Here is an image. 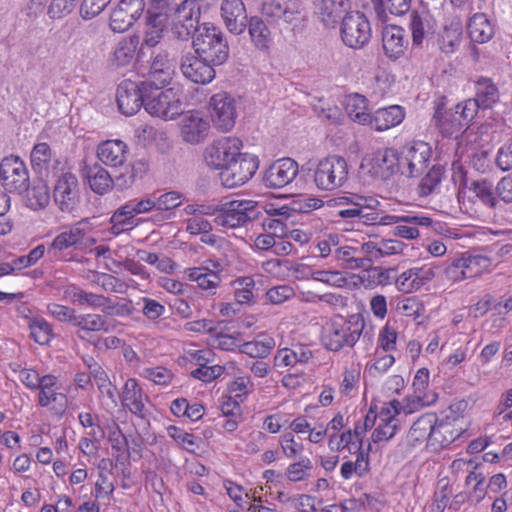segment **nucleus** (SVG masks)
Instances as JSON below:
<instances>
[{
	"mask_svg": "<svg viewBox=\"0 0 512 512\" xmlns=\"http://www.w3.org/2000/svg\"><path fill=\"white\" fill-rule=\"evenodd\" d=\"M200 6L196 0H185L174 11L173 34L182 40L188 39L194 32L193 48L195 53L214 65L223 64L229 54L227 43L219 27L211 23L199 26Z\"/></svg>",
	"mask_w": 512,
	"mask_h": 512,
	"instance_id": "1",
	"label": "nucleus"
},
{
	"mask_svg": "<svg viewBox=\"0 0 512 512\" xmlns=\"http://www.w3.org/2000/svg\"><path fill=\"white\" fill-rule=\"evenodd\" d=\"M197 211L214 216L215 225L225 229L241 227L259 215L258 203L249 199L208 205H187L183 210L185 214H194Z\"/></svg>",
	"mask_w": 512,
	"mask_h": 512,
	"instance_id": "2",
	"label": "nucleus"
},
{
	"mask_svg": "<svg viewBox=\"0 0 512 512\" xmlns=\"http://www.w3.org/2000/svg\"><path fill=\"white\" fill-rule=\"evenodd\" d=\"M159 84L149 83L146 92L145 111L164 121L175 120L184 109V87L181 84L162 89Z\"/></svg>",
	"mask_w": 512,
	"mask_h": 512,
	"instance_id": "3",
	"label": "nucleus"
},
{
	"mask_svg": "<svg viewBox=\"0 0 512 512\" xmlns=\"http://www.w3.org/2000/svg\"><path fill=\"white\" fill-rule=\"evenodd\" d=\"M365 322L360 314H352L347 318L337 316L323 327L322 342L330 350L337 352L343 347H353L359 340Z\"/></svg>",
	"mask_w": 512,
	"mask_h": 512,
	"instance_id": "4",
	"label": "nucleus"
},
{
	"mask_svg": "<svg viewBox=\"0 0 512 512\" xmlns=\"http://www.w3.org/2000/svg\"><path fill=\"white\" fill-rule=\"evenodd\" d=\"M465 406L462 402L454 403L441 419L435 418L433 440L439 446H448L456 440L467 439L473 435L470 430L471 421L464 413Z\"/></svg>",
	"mask_w": 512,
	"mask_h": 512,
	"instance_id": "5",
	"label": "nucleus"
},
{
	"mask_svg": "<svg viewBox=\"0 0 512 512\" xmlns=\"http://www.w3.org/2000/svg\"><path fill=\"white\" fill-rule=\"evenodd\" d=\"M350 168L340 155H328L317 161L313 168V183L319 191L333 192L349 180Z\"/></svg>",
	"mask_w": 512,
	"mask_h": 512,
	"instance_id": "6",
	"label": "nucleus"
},
{
	"mask_svg": "<svg viewBox=\"0 0 512 512\" xmlns=\"http://www.w3.org/2000/svg\"><path fill=\"white\" fill-rule=\"evenodd\" d=\"M360 171L372 179L388 180L400 174L397 149L394 147L366 154L360 163Z\"/></svg>",
	"mask_w": 512,
	"mask_h": 512,
	"instance_id": "7",
	"label": "nucleus"
},
{
	"mask_svg": "<svg viewBox=\"0 0 512 512\" xmlns=\"http://www.w3.org/2000/svg\"><path fill=\"white\" fill-rule=\"evenodd\" d=\"M400 174L416 177L424 172L432 157L431 146L424 141H411L397 149Z\"/></svg>",
	"mask_w": 512,
	"mask_h": 512,
	"instance_id": "8",
	"label": "nucleus"
},
{
	"mask_svg": "<svg viewBox=\"0 0 512 512\" xmlns=\"http://www.w3.org/2000/svg\"><path fill=\"white\" fill-rule=\"evenodd\" d=\"M259 158L250 153H240L220 173L224 187L233 189L246 184L259 168Z\"/></svg>",
	"mask_w": 512,
	"mask_h": 512,
	"instance_id": "9",
	"label": "nucleus"
},
{
	"mask_svg": "<svg viewBox=\"0 0 512 512\" xmlns=\"http://www.w3.org/2000/svg\"><path fill=\"white\" fill-rule=\"evenodd\" d=\"M242 141L225 136L208 144L203 152L205 164L219 173L241 153Z\"/></svg>",
	"mask_w": 512,
	"mask_h": 512,
	"instance_id": "10",
	"label": "nucleus"
},
{
	"mask_svg": "<svg viewBox=\"0 0 512 512\" xmlns=\"http://www.w3.org/2000/svg\"><path fill=\"white\" fill-rule=\"evenodd\" d=\"M340 34L347 47L360 49L370 41L372 29L369 20L363 13L351 12L343 18Z\"/></svg>",
	"mask_w": 512,
	"mask_h": 512,
	"instance_id": "11",
	"label": "nucleus"
},
{
	"mask_svg": "<svg viewBox=\"0 0 512 512\" xmlns=\"http://www.w3.org/2000/svg\"><path fill=\"white\" fill-rule=\"evenodd\" d=\"M209 111L214 126L223 132L230 131L237 118V101L226 92L216 93L209 100Z\"/></svg>",
	"mask_w": 512,
	"mask_h": 512,
	"instance_id": "12",
	"label": "nucleus"
},
{
	"mask_svg": "<svg viewBox=\"0 0 512 512\" xmlns=\"http://www.w3.org/2000/svg\"><path fill=\"white\" fill-rule=\"evenodd\" d=\"M149 83H136L130 80L121 82L117 88L116 101L121 114L125 116L135 115L143 106L145 108L146 92Z\"/></svg>",
	"mask_w": 512,
	"mask_h": 512,
	"instance_id": "13",
	"label": "nucleus"
},
{
	"mask_svg": "<svg viewBox=\"0 0 512 512\" xmlns=\"http://www.w3.org/2000/svg\"><path fill=\"white\" fill-rule=\"evenodd\" d=\"M178 127L181 139L185 143L196 145L208 137L210 121L204 112L190 110L181 114Z\"/></svg>",
	"mask_w": 512,
	"mask_h": 512,
	"instance_id": "14",
	"label": "nucleus"
},
{
	"mask_svg": "<svg viewBox=\"0 0 512 512\" xmlns=\"http://www.w3.org/2000/svg\"><path fill=\"white\" fill-rule=\"evenodd\" d=\"M0 176L10 192H22L27 188L29 174L25 162L18 156L5 157L0 164Z\"/></svg>",
	"mask_w": 512,
	"mask_h": 512,
	"instance_id": "15",
	"label": "nucleus"
},
{
	"mask_svg": "<svg viewBox=\"0 0 512 512\" xmlns=\"http://www.w3.org/2000/svg\"><path fill=\"white\" fill-rule=\"evenodd\" d=\"M299 173L298 163L285 157L273 162L265 171L263 183L272 189L283 188L294 181Z\"/></svg>",
	"mask_w": 512,
	"mask_h": 512,
	"instance_id": "16",
	"label": "nucleus"
},
{
	"mask_svg": "<svg viewBox=\"0 0 512 512\" xmlns=\"http://www.w3.org/2000/svg\"><path fill=\"white\" fill-rule=\"evenodd\" d=\"M144 8V0H120L110 14L111 30L118 33L128 30L141 17Z\"/></svg>",
	"mask_w": 512,
	"mask_h": 512,
	"instance_id": "17",
	"label": "nucleus"
},
{
	"mask_svg": "<svg viewBox=\"0 0 512 512\" xmlns=\"http://www.w3.org/2000/svg\"><path fill=\"white\" fill-rule=\"evenodd\" d=\"M491 262L483 255H463L447 267V276L453 281H461L480 275L485 271Z\"/></svg>",
	"mask_w": 512,
	"mask_h": 512,
	"instance_id": "18",
	"label": "nucleus"
},
{
	"mask_svg": "<svg viewBox=\"0 0 512 512\" xmlns=\"http://www.w3.org/2000/svg\"><path fill=\"white\" fill-rule=\"evenodd\" d=\"M176 9L177 7H167L164 10L163 7L154 6L148 12L143 45L155 47L160 42L166 26L169 24L171 29L173 28V14Z\"/></svg>",
	"mask_w": 512,
	"mask_h": 512,
	"instance_id": "19",
	"label": "nucleus"
},
{
	"mask_svg": "<svg viewBox=\"0 0 512 512\" xmlns=\"http://www.w3.org/2000/svg\"><path fill=\"white\" fill-rule=\"evenodd\" d=\"M223 266L219 261L206 260L197 267L187 268L185 275L190 281L196 282L202 290L215 293L220 285Z\"/></svg>",
	"mask_w": 512,
	"mask_h": 512,
	"instance_id": "20",
	"label": "nucleus"
},
{
	"mask_svg": "<svg viewBox=\"0 0 512 512\" xmlns=\"http://www.w3.org/2000/svg\"><path fill=\"white\" fill-rule=\"evenodd\" d=\"M38 404L53 411L55 414H63L67 407V396L60 391L57 378L52 374L43 376L42 384L37 389Z\"/></svg>",
	"mask_w": 512,
	"mask_h": 512,
	"instance_id": "21",
	"label": "nucleus"
},
{
	"mask_svg": "<svg viewBox=\"0 0 512 512\" xmlns=\"http://www.w3.org/2000/svg\"><path fill=\"white\" fill-rule=\"evenodd\" d=\"M438 271V266L425 264L402 272L396 279V286L399 291L413 293L431 282Z\"/></svg>",
	"mask_w": 512,
	"mask_h": 512,
	"instance_id": "22",
	"label": "nucleus"
},
{
	"mask_svg": "<svg viewBox=\"0 0 512 512\" xmlns=\"http://www.w3.org/2000/svg\"><path fill=\"white\" fill-rule=\"evenodd\" d=\"M212 63L204 58L188 53L181 59L180 70L183 76L196 84H208L215 78Z\"/></svg>",
	"mask_w": 512,
	"mask_h": 512,
	"instance_id": "23",
	"label": "nucleus"
},
{
	"mask_svg": "<svg viewBox=\"0 0 512 512\" xmlns=\"http://www.w3.org/2000/svg\"><path fill=\"white\" fill-rule=\"evenodd\" d=\"M220 15L226 29L230 33L240 35L245 31L248 15L242 0H222Z\"/></svg>",
	"mask_w": 512,
	"mask_h": 512,
	"instance_id": "24",
	"label": "nucleus"
},
{
	"mask_svg": "<svg viewBox=\"0 0 512 512\" xmlns=\"http://www.w3.org/2000/svg\"><path fill=\"white\" fill-rule=\"evenodd\" d=\"M142 51V47L139 48V36L127 35L121 37L114 45L110 54V64L113 67H127L136 60Z\"/></svg>",
	"mask_w": 512,
	"mask_h": 512,
	"instance_id": "25",
	"label": "nucleus"
},
{
	"mask_svg": "<svg viewBox=\"0 0 512 512\" xmlns=\"http://www.w3.org/2000/svg\"><path fill=\"white\" fill-rule=\"evenodd\" d=\"M409 41L405 30L397 25H386L382 30V46L385 55L396 61L405 55Z\"/></svg>",
	"mask_w": 512,
	"mask_h": 512,
	"instance_id": "26",
	"label": "nucleus"
},
{
	"mask_svg": "<svg viewBox=\"0 0 512 512\" xmlns=\"http://www.w3.org/2000/svg\"><path fill=\"white\" fill-rule=\"evenodd\" d=\"M92 230V224L89 220H82L71 226L68 230L59 233L48 247L49 253H58L73 247L82 242L86 235Z\"/></svg>",
	"mask_w": 512,
	"mask_h": 512,
	"instance_id": "27",
	"label": "nucleus"
},
{
	"mask_svg": "<svg viewBox=\"0 0 512 512\" xmlns=\"http://www.w3.org/2000/svg\"><path fill=\"white\" fill-rule=\"evenodd\" d=\"M74 326L78 328L77 334L83 340L92 341L91 332H114L117 330L118 323L116 321H108L99 314L77 315Z\"/></svg>",
	"mask_w": 512,
	"mask_h": 512,
	"instance_id": "28",
	"label": "nucleus"
},
{
	"mask_svg": "<svg viewBox=\"0 0 512 512\" xmlns=\"http://www.w3.org/2000/svg\"><path fill=\"white\" fill-rule=\"evenodd\" d=\"M31 166L40 175L49 176L62 165L61 161L52 152L50 146L45 142L33 146L30 154Z\"/></svg>",
	"mask_w": 512,
	"mask_h": 512,
	"instance_id": "29",
	"label": "nucleus"
},
{
	"mask_svg": "<svg viewBox=\"0 0 512 512\" xmlns=\"http://www.w3.org/2000/svg\"><path fill=\"white\" fill-rule=\"evenodd\" d=\"M328 445L332 451L347 452L349 455H357L360 451H365L362 448L363 431H360V425H356L353 430L349 429L340 434H331Z\"/></svg>",
	"mask_w": 512,
	"mask_h": 512,
	"instance_id": "30",
	"label": "nucleus"
},
{
	"mask_svg": "<svg viewBox=\"0 0 512 512\" xmlns=\"http://www.w3.org/2000/svg\"><path fill=\"white\" fill-rule=\"evenodd\" d=\"M458 197L473 203L478 201L490 208L496 205L493 183L487 179L475 180L469 185H465L459 191Z\"/></svg>",
	"mask_w": 512,
	"mask_h": 512,
	"instance_id": "31",
	"label": "nucleus"
},
{
	"mask_svg": "<svg viewBox=\"0 0 512 512\" xmlns=\"http://www.w3.org/2000/svg\"><path fill=\"white\" fill-rule=\"evenodd\" d=\"M398 415L395 408L388 403L382 406L379 412L378 423L371 437L374 443L388 441L395 435L399 426Z\"/></svg>",
	"mask_w": 512,
	"mask_h": 512,
	"instance_id": "32",
	"label": "nucleus"
},
{
	"mask_svg": "<svg viewBox=\"0 0 512 512\" xmlns=\"http://www.w3.org/2000/svg\"><path fill=\"white\" fill-rule=\"evenodd\" d=\"M78 192V181L75 175L65 172L57 180L54 187V199L62 211L69 210L75 203Z\"/></svg>",
	"mask_w": 512,
	"mask_h": 512,
	"instance_id": "33",
	"label": "nucleus"
},
{
	"mask_svg": "<svg viewBox=\"0 0 512 512\" xmlns=\"http://www.w3.org/2000/svg\"><path fill=\"white\" fill-rule=\"evenodd\" d=\"M129 149L120 139L101 142L97 147V157L105 165L111 167L122 166L127 159Z\"/></svg>",
	"mask_w": 512,
	"mask_h": 512,
	"instance_id": "34",
	"label": "nucleus"
},
{
	"mask_svg": "<svg viewBox=\"0 0 512 512\" xmlns=\"http://www.w3.org/2000/svg\"><path fill=\"white\" fill-rule=\"evenodd\" d=\"M405 109L400 105L380 108L371 115L369 126L376 131H386L402 123Z\"/></svg>",
	"mask_w": 512,
	"mask_h": 512,
	"instance_id": "35",
	"label": "nucleus"
},
{
	"mask_svg": "<svg viewBox=\"0 0 512 512\" xmlns=\"http://www.w3.org/2000/svg\"><path fill=\"white\" fill-rule=\"evenodd\" d=\"M466 27L469 38L479 44L488 42L494 35V24L482 12L473 14L469 18Z\"/></svg>",
	"mask_w": 512,
	"mask_h": 512,
	"instance_id": "36",
	"label": "nucleus"
},
{
	"mask_svg": "<svg viewBox=\"0 0 512 512\" xmlns=\"http://www.w3.org/2000/svg\"><path fill=\"white\" fill-rule=\"evenodd\" d=\"M149 80L146 83L159 84L166 86L170 83L173 75V63L169 55L162 51L153 57L150 67Z\"/></svg>",
	"mask_w": 512,
	"mask_h": 512,
	"instance_id": "37",
	"label": "nucleus"
},
{
	"mask_svg": "<svg viewBox=\"0 0 512 512\" xmlns=\"http://www.w3.org/2000/svg\"><path fill=\"white\" fill-rule=\"evenodd\" d=\"M121 399L123 405L133 414L144 416L146 396L135 379L130 378L125 382Z\"/></svg>",
	"mask_w": 512,
	"mask_h": 512,
	"instance_id": "38",
	"label": "nucleus"
},
{
	"mask_svg": "<svg viewBox=\"0 0 512 512\" xmlns=\"http://www.w3.org/2000/svg\"><path fill=\"white\" fill-rule=\"evenodd\" d=\"M462 40V23L459 19H451L445 23L439 35V47L446 54L454 53Z\"/></svg>",
	"mask_w": 512,
	"mask_h": 512,
	"instance_id": "39",
	"label": "nucleus"
},
{
	"mask_svg": "<svg viewBox=\"0 0 512 512\" xmlns=\"http://www.w3.org/2000/svg\"><path fill=\"white\" fill-rule=\"evenodd\" d=\"M410 29L413 45L420 46L423 44L424 39L433 33L434 20L426 11H413L410 14Z\"/></svg>",
	"mask_w": 512,
	"mask_h": 512,
	"instance_id": "40",
	"label": "nucleus"
},
{
	"mask_svg": "<svg viewBox=\"0 0 512 512\" xmlns=\"http://www.w3.org/2000/svg\"><path fill=\"white\" fill-rule=\"evenodd\" d=\"M435 424V415L431 413L420 416L411 426L408 434V442L415 446L418 443H422L425 440H429L435 443L433 440Z\"/></svg>",
	"mask_w": 512,
	"mask_h": 512,
	"instance_id": "41",
	"label": "nucleus"
},
{
	"mask_svg": "<svg viewBox=\"0 0 512 512\" xmlns=\"http://www.w3.org/2000/svg\"><path fill=\"white\" fill-rule=\"evenodd\" d=\"M350 8L349 0H322L319 17L327 27H334Z\"/></svg>",
	"mask_w": 512,
	"mask_h": 512,
	"instance_id": "42",
	"label": "nucleus"
},
{
	"mask_svg": "<svg viewBox=\"0 0 512 512\" xmlns=\"http://www.w3.org/2000/svg\"><path fill=\"white\" fill-rule=\"evenodd\" d=\"M344 106L349 118L359 124L369 125L371 114L367 99L359 94H350L345 98Z\"/></svg>",
	"mask_w": 512,
	"mask_h": 512,
	"instance_id": "43",
	"label": "nucleus"
},
{
	"mask_svg": "<svg viewBox=\"0 0 512 512\" xmlns=\"http://www.w3.org/2000/svg\"><path fill=\"white\" fill-rule=\"evenodd\" d=\"M433 118L441 133L445 136H457L465 126L455 110L443 111L442 108L438 107Z\"/></svg>",
	"mask_w": 512,
	"mask_h": 512,
	"instance_id": "44",
	"label": "nucleus"
},
{
	"mask_svg": "<svg viewBox=\"0 0 512 512\" xmlns=\"http://www.w3.org/2000/svg\"><path fill=\"white\" fill-rule=\"evenodd\" d=\"M430 372L427 368H420L416 371L412 384L411 392L416 396L423 398L425 402L434 405L438 400V394L429 386Z\"/></svg>",
	"mask_w": 512,
	"mask_h": 512,
	"instance_id": "45",
	"label": "nucleus"
},
{
	"mask_svg": "<svg viewBox=\"0 0 512 512\" xmlns=\"http://www.w3.org/2000/svg\"><path fill=\"white\" fill-rule=\"evenodd\" d=\"M311 356V351L302 346L283 348L277 351L274 363L277 367H292L298 363H306Z\"/></svg>",
	"mask_w": 512,
	"mask_h": 512,
	"instance_id": "46",
	"label": "nucleus"
},
{
	"mask_svg": "<svg viewBox=\"0 0 512 512\" xmlns=\"http://www.w3.org/2000/svg\"><path fill=\"white\" fill-rule=\"evenodd\" d=\"M370 470L369 452L360 451L356 455V460H348L342 463L340 475L344 480H349L353 476L364 477Z\"/></svg>",
	"mask_w": 512,
	"mask_h": 512,
	"instance_id": "47",
	"label": "nucleus"
},
{
	"mask_svg": "<svg viewBox=\"0 0 512 512\" xmlns=\"http://www.w3.org/2000/svg\"><path fill=\"white\" fill-rule=\"evenodd\" d=\"M358 254V248L343 245L341 242L334 251V256L342 263V267L351 270L364 268L367 264V260Z\"/></svg>",
	"mask_w": 512,
	"mask_h": 512,
	"instance_id": "48",
	"label": "nucleus"
},
{
	"mask_svg": "<svg viewBox=\"0 0 512 512\" xmlns=\"http://www.w3.org/2000/svg\"><path fill=\"white\" fill-rule=\"evenodd\" d=\"M87 179L91 189L97 194L108 192L113 185V180L108 171L99 165L89 168Z\"/></svg>",
	"mask_w": 512,
	"mask_h": 512,
	"instance_id": "49",
	"label": "nucleus"
},
{
	"mask_svg": "<svg viewBox=\"0 0 512 512\" xmlns=\"http://www.w3.org/2000/svg\"><path fill=\"white\" fill-rule=\"evenodd\" d=\"M27 205L38 210L46 207L50 202V189L44 180L36 181L27 191Z\"/></svg>",
	"mask_w": 512,
	"mask_h": 512,
	"instance_id": "50",
	"label": "nucleus"
},
{
	"mask_svg": "<svg viewBox=\"0 0 512 512\" xmlns=\"http://www.w3.org/2000/svg\"><path fill=\"white\" fill-rule=\"evenodd\" d=\"M134 215L128 208L127 203L118 208L110 218V232L119 235L125 231L131 230L134 226Z\"/></svg>",
	"mask_w": 512,
	"mask_h": 512,
	"instance_id": "51",
	"label": "nucleus"
},
{
	"mask_svg": "<svg viewBox=\"0 0 512 512\" xmlns=\"http://www.w3.org/2000/svg\"><path fill=\"white\" fill-rule=\"evenodd\" d=\"M395 357L390 352H382L376 349L366 364V370L371 376H378L386 373L395 363Z\"/></svg>",
	"mask_w": 512,
	"mask_h": 512,
	"instance_id": "52",
	"label": "nucleus"
},
{
	"mask_svg": "<svg viewBox=\"0 0 512 512\" xmlns=\"http://www.w3.org/2000/svg\"><path fill=\"white\" fill-rule=\"evenodd\" d=\"M387 403L393 406L399 415H410L431 406L429 403L425 402L423 398L416 396L412 392L407 394L402 400L394 399Z\"/></svg>",
	"mask_w": 512,
	"mask_h": 512,
	"instance_id": "53",
	"label": "nucleus"
},
{
	"mask_svg": "<svg viewBox=\"0 0 512 512\" xmlns=\"http://www.w3.org/2000/svg\"><path fill=\"white\" fill-rule=\"evenodd\" d=\"M274 347V339L266 336L263 339L241 343V346H239V352L253 358H264L269 355Z\"/></svg>",
	"mask_w": 512,
	"mask_h": 512,
	"instance_id": "54",
	"label": "nucleus"
},
{
	"mask_svg": "<svg viewBox=\"0 0 512 512\" xmlns=\"http://www.w3.org/2000/svg\"><path fill=\"white\" fill-rule=\"evenodd\" d=\"M465 486L468 489L469 500L479 503L486 495L488 487L485 485V476L481 472L470 471L465 479Z\"/></svg>",
	"mask_w": 512,
	"mask_h": 512,
	"instance_id": "55",
	"label": "nucleus"
},
{
	"mask_svg": "<svg viewBox=\"0 0 512 512\" xmlns=\"http://www.w3.org/2000/svg\"><path fill=\"white\" fill-rule=\"evenodd\" d=\"M249 34L254 45L260 49H267L271 43L270 31L259 18L253 17L249 22Z\"/></svg>",
	"mask_w": 512,
	"mask_h": 512,
	"instance_id": "56",
	"label": "nucleus"
},
{
	"mask_svg": "<svg viewBox=\"0 0 512 512\" xmlns=\"http://www.w3.org/2000/svg\"><path fill=\"white\" fill-rule=\"evenodd\" d=\"M398 223H408L428 227L432 224V219L422 213L402 215L387 214L379 216L380 225L388 226Z\"/></svg>",
	"mask_w": 512,
	"mask_h": 512,
	"instance_id": "57",
	"label": "nucleus"
},
{
	"mask_svg": "<svg viewBox=\"0 0 512 512\" xmlns=\"http://www.w3.org/2000/svg\"><path fill=\"white\" fill-rule=\"evenodd\" d=\"M397 340V328L390 322H386L378 332L375 348L382 350V352L392 353L397 348Z\"/></svg>",
	"mask_w": 512,
	"mask_h": 512,
	"instance_id": "58",
	"label": "nucleus"
},
{
	"mask_svg": "<svg viewBox=\"0 0 512 512\" xmlns=\"http://www.w3.org/2000/svg\"><path fill=\"white\" fill-rule=\"evenodd\" d=\"M482 108L491 107L498 100V90L489 79H482L476 85V99Z\"/></svg>",
	"mask_w": 512,
	"mask_h": 512,
	"instance_id": "59",
	"label": "nucleus"
},
{
	"mask_svg": "<svg viewBox=\"0 0 512 512\" xmlns=\"http://www.w3.org/2000/svg\"><path fill=\"white\" fill-rule=\"evenodd\" d=\"M235 299L239 304L251 303L254 298L255 281L250 276L239 277L232 282Z\"/></svg>",
	"mask_w": 512,
	"mask_h": 512,
	"instance_id": "60",
	"label": "nucleus"
},
{
	"mask_svg": "<svg viewBox=\"0 0 512 512\" xmlns=\"http://www.w3.org/2000/svg\"><path fill=\"white\" fill-rule=\"evenodd\" d=\"M334 206H366L367 209L376 210L380 202L373 196L349 193L332 200Z\"/></svg>",
	"mask_w": 512,
	"mask_h": 512,
	"instance_id": "61",
	"label": "nucleus"
},
{
	"mask_svg": "<svg viewBox=\"0 0 512 512\" xmlns=\"http://www.w3.org/2000/svg\"><path fill=\"white\" fill-rule=\"evenodd\" d=\"M90 374L93 376L100 393L107 396L115 403L116 390L105 371L97 364L89 365Z\"/></svg>",
	"mask_w": 512,
	"mask_h": 512,
	"instance_id": "62",
	"label": "nucleus"
},
{
	"mask_svg": "<svg viewBox=\"0 0 512 512\" xmlns=\"http://www.w3.org/2000/svg\"><path fill=\"white\" fill-rule=\"evenodd\" d=\"M31 337L40 345L48 344L52 338V329L49 323L41 317H35L29 324Z\"/></svg>",
	"mask_w": 512,
	"mask_h": 512,
	"instance_id": "63",
	"label": "nucleus"
},
{
	"mask_svg": "<svg viewBox=\"0 0 512 512\" xmlns=\"http://www.w3.org/2000/svg\"><path fill=\"white\" fill-rule=\"evenodd\" d=\"M313 464L308 457H302L299 461L289 464L286 476L289 481L299 482L308 478Z\"/></svg>",
	"mask_w": 512,
	"mask_h": 512,
	"instance_id": "64",
	"label": "nucleus"
}]
</instances>
